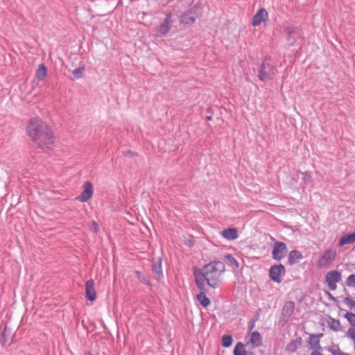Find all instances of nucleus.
I'll use <instances>...</instances> for the list:
<instances>
[{"label": "nucleus", "instance_id": "1", "mask_svg": "<svg viewBox=\"0 0 355 355\" xmlns=\"http://www.w3.org/2000/svg\"><path fill=\"white\" fill-rule=\"evenodd\" d=\"M225 270L223 261H212L202 268H194L195 283L200 291H205V286L216 288L221 283V276Z\"/></svg>", "mask_w": 355, "mask_h": 355}, {"label": "nucleus", "instance_id": "8", "mask_svg": "<svg viewBox=\"0 0 355 355\" xmlns=\"http://www.w3.org/2000/svg\"><path fill=\"white\" fill-rule=\"evenodd\" d=\"M344 318L347 320L352 327L349 328L345 334V336L354 342V349L355 352V314L352 312H347Z\"/></svg>", "mask_w": 355, "mask_h": 355}, {"label": "nucleus", "instance_id": "35", "mask_svg": "<svg viewBox=\"0 0 355 355\" xmlns=\"http://www.w3.org/2000/svg\"><path fill=\"white\" fill-rule=\"evenodd\" d=\"M211 119H212V117H211V116H207L206 117V119H207V121H210V120H211Z\"/></svg>", "mask_w": 355, "mask_h": 355}, {"label": "nucleus", "instance_id": "28", "mask_svg": "<svg viewBox=\"0 0 355 355\" xmlns=\"http://www.w3.org/2000/svg\"><path fill=\"white\" fill-rule=\"evenodd\" d=\"M343 302L349 308L355 311V300L354 299L347 297L344 299Z\"/></svg>", "mask_w": 355, "mask_h": 355}, {"label": "nucleus", "instance_id": "31", "mask_svg": "<svg viewBox=\"0 0 355 355\" xmlns=\"http://www.w3.org/2000/svg\"><path fill=\"white\" fill-rule=\"evenodd\" d=\"M136 275H137V278L140 280L141 282H142L145 284H149L148 279L144 275H143L140 272L137 271Z\"/></svg>", "mask_w": 355, "mask_h": 355}, {"label": "nucleus", "instance_id": "23", "mask_svg": "<svg viewBox=\"0 0 355 355\" xmlns=\"http://www.w3.org/2000/svg\"><path fill=\"white\" fill-rule=\"evenodd\" d=\"M250 343L256 347H259L262 345L261 336L258 331H254L250 338Z\"/></svg>", "mask_w": 355, "mask_h": 355}, {"label": "nucleus", "instance_id": "9", "mask_svg": "<svg viewBox=\"0 0 355 355\" xmlns=\"http://www.w3.org/2000/svg\"><path fill=\"white\" fill-rule=\"evenodd\" d=\"M171 17V13H167L164 21L157 27V31L160 36H164L169 32L174 22Z\"/></svg>", "mask_w": 355, "mask_h": 355}, {"label": "nucleus", "instance_id": "32", "mask_svg": "<svg viewBox=\"0 0 355 355\" xmlns=\"http://www.w3.org/2000/svg\"><path fill=\"white\" fill-rule=\"evenodd\" d=\"M89 230L94 233H97L99 231L98 223L95 221H92L89 225Z\"/></svg>", "mask_w": 355, "mask_h": 355}, {"label": "nucleus", "instance_id": "12", "mask_svg": "<svg viewBox=\"0 0 355 355\" xmlns=\"http://www.w3.org/2000/svg\"><path fill=\"white\" fill-rule=\"evenodd\" d=\"M268 17V12L266 9H259L257 12L253 16L252 24L254 26H259L261 22L265 21Z\"/></svg>", "mask_w": 355, "mask_h": 355}, {"label": "nucleus", "instance_id": "3", "mask_svg": "<svg viewBox=\"0 0 355 355\" xmlns=\"http://www.w3.org/2000/svg\"><path fill=\"white\" fill-rule=\"evenodd\" d=\"M277 70L275 67L266 62V60L261 64L259 72L258 78L261 81L266 82L272 80L276 74Z\"/></svg>", "mask_w": 355, "mask_h": 355}, {"label": "nucleus", "instance_id": "16", "mask_svg": "<svg viewBox=\"0 0 355 355\" xmlns=\"http://www.w3.org/2000/svg\"><path fill=\"white\" fill-rule=\"evenodd\" d=\"M302 259L303 256L300 252L296 250H293L288 254V263L290 265L295 264Z\"/></svg>", "mask_w": 355, "mask_h": 355}, {"label": "nucleus", "instance_id": "37", "mask_svg": "<svg viewBox=\"0 0 355 355\" xmlns=\"http://www.w3.org/2000/svg\"><path fill=\"white\" fill-rule=\"evenodd\" d=\"M3 336H4V334H1V339H3Z\"/></svg>", "mask_w": 355, "mask_h": 355}, {"label": "nucleus", "instance_id": "19", "mask_svg": "<svg viewBox=\"0 0 355 355\" xmlns=\"http://www.w3.org/2000/svg\"><path fill=\"white\" fill-rule=\"evenodd\" d=\"M327 324L329 329L334 331H340L343 329L339 320L330 317L327 320Z\"/></svg>", "mask_w": 355, "mask_h": 355}, {"label": "nucleus", "instance_id": "25", "mask_svg": "<svg viewBox=\"0 0 355 355\" xmlns=\"http://www.w3.org/2000/svg\"><path fill=\"white\" fill-rule=\"evenodd\" d=\"M234 355H245V350L242 343L239 342L234 349Z\"/></svg>", "mask_w": 355, "mask_h": 355}, {"label": "nucleus", "instance_id": "2", "mask_svg": "<svg viewBox=\"0 0 355 355\" xmlns=\"http://www.w3.org/2000/svg\"><path fill=\"white\" fill-rule=\"evenodd\" d=\"M27 134L42 149L52 148L55 143L53 132L41 119H31L26 128Z\"/></svg>", "mask_w": 355, "mask_h": 355}, {"label": "nucleus", "instance_id": "4", "mask_svg": "<svg viewBox=\"0 0 355 355\" xmlns=\"http://www.w3.org/2000/svg\"><path fill=\"white\" fill-rule=\"evenodd\" d=\"M336 257V252L335 250L331 249L326 250L317 262L318 267L323 268L327 266L335 260Z\"/></svg>", "mask_w": 355, "mask_h": 355}, {"label": "nucleus", "instance_id": "10", "mask_svg": "<svg viewBox=\"0 0 355 355\" xmlns=\"http://www.w3.org/2000/svg\"><path fill=\"white\" fill-rule=\"evenodd\" d=\"M94 193L93 185L90 182H86L83 184V191L76 198V199L82 202L88 201Z\"/></svg>", "mask_w": 355, "mask_h": 355}, {"label": "nucleus", "instance_id": "5", "mask_svg": "<svg viewBox=\"0 0 355 355\" xmlns=\"http://www.w3.org/2000/svg\"><path fill=\"white\" fill-rule=\"evenodd\" d=\"M341 273L336 270L327 273L325 280L331 291H335L337 288V283L341 280Z\"/></svg>", "mask_w": 355, "mask_h": 355}, {"label": "nucleus", "instance_id": "36", "mask_svg": "<svg viewBox=\"0 0 355 355\" xmlns=\"http://www.w3.org/2000/svg\"><path fill=\"white\" fill-rule=\"evenodd\" d=\"M329 295L330 299H331L332 300H335V298L334 297H332V295L330 293H329Z\"/></svg>", "mask_w": 355, "mask_h": 355}, {"label": "nucleus", "instance_id": "17", "mask_svg": "<svg viewBox=\"0 0 355 355\" xmlns=\"http://www.w3.org/2000/svg\"><path fill=\"white\" fill-rule=\"evenodd\" d=\"M354 243H355V232L343 235L340 238L338 245L342 247L347 244H353Z\"/></svg>", "mask_w": 355, "mask_h": 355}, {"label": "nucleus", "instance_id": "34", "mask_svg": "<svg viewBox=\"0 0 355 355\" xmlns=\"http://www.w3.org/2000/svg\"><path fill=\"white\" fill-rule=\"evenodd\" d=\"M311 355H323L322 354L320 353L319 351H313L311 353Z\"/></svg>", "mask_w": 355, "mask_h": 355}, {"label": "nucleus", "instance_id": "29", "mask_svg": "<svg viewBox=\"0 0 355 355\" xmlns=\"http://www.w3.org/2000/svg\"><path fill=\"white\" fill-rule=\"evenodd\" d=\"M345 284L348 287H355V274L350 275L347 278Z\"/></svg>", "mask_w": 355, "mask_h": 355}, {"label": "nucleus", "instance_id": "22", "mask_svg": "<svg viewBox=\"0 0 355 355\" xmlns=\"http://www.w3.org/2000/svg\"><path fill=\"white\" fill-rule=\"evenodd\" d=\"M46 74L47 71L46 67L43 64H40L36 71L37 79L39 81L43 80L46 78Z\"/></svg>", "mask_w": 355, "mask_h": 355}, {"label": "nucleus", "instance_id": "6", "mask_svg": "<svg viewBox=\"0 0 355 355\" xmlns=\"http://www.w3.org/2000/svg\"><path fill=\"white\" fill-rule=\"evenodd\" d=\"M286 244L284 242L277 241L275 243L272 251V257L277 261L282 260L287 252Z\"/></svg>", "mask_w": 355, "mask_h": 355}, {"label": "nucleus", "instance_id": "21", "mask_svg": "<svg viewBox=\"0 0 355 355\" xmlns=\"http://www.w3.org/2000/svg\"><path fill=\"white\" fill-rule=\"evenodd\" d=\"M205 291L201 292L196 295V299L203 307H207L210 304V300L206 296Z\"/></svg>", "mask_w": 355, "mask_h": 355}, {"label": "nucleus", "instance_id": "20", "mask_svg": "<svg viewBox=\"0 0 355 355\" xmlns=\"http://www.w3.org/2000/svg\"><path fill=\"white\" fill-rule=\"evenodd\" d=\"M152 270L157 275V278L159 279L163 277L162 268V259L159 258L156 262H154L152 265Z\"/></svg>", "mask_w": 355, "mask_h": 355}, {"label": "nucleus", "instance_id": "14", "mask_svg": "<svg viewBox=\"0 0 355 355\" xmlns=\"http://www.w3.org/2000/svg\"><path fill=\"white\" fill-rule=\"evenodd\" d=\"M86 297L88 300L92 302L96 298V293L94 288V282L93 279L87 281L85 284Z\"/></svg>", "mask_w": 355, "mask_h": 355}, {"label": "nucleus", "instance_id": "27", "mask_svg": "<svg viewBox=\"0 0 355 355\" xmlns=\"http://www.w3.org/2000/svg\"><path fill=\"white\" fill-rule=\"evenodd\" d=\"M84 71H85L84 67H78V68H76L75 69H73L72 71V74L74 76V79H79V78H82Z\"/></svg>", "mask_w": 355, "mask_h": 355}, {"label": "nucleus", "instance_id": "24", "mask_svg": "<svg viewBox=\"0 0 355 355\" xmlns=\"http://www.w3.org/2000/svg\"><path fill=\"white\" fill-rule=\"evenodd\" d=\"M225 260L227 261V263L232 267L233 268H236L239 267V263L235 259V258L231 254H227L225 257Z\"/></svg>", "mask_w": 355, "mask_h": 355}, {"label": "nucleus", "instance_id": "38", "mask_svg": "<svg viewBox=\"0 0 355 355\" xmlns=\"http://www.w3.org/2000/svg\"><path fill=\"white\" fill-rule=\"evenodd\" d=\"M291 33H292V31H288V33H289V34H291Z\"/></svg>", "mask_w": 355, "mask_h": 355}, {"label": "nucleus", "instance_id": "13", "mask_svg": "<svg viewBox=\"0 0 355 355\" xmlns=\"http://www.w3.org/2000/svg\"><path fill=\"white\" fill-rule=\"evenodd\" d=\"M322 336V334H310L309 338L308 340V344L309 347L313 349V351H319L321 349V346L320 344V338Z\"/></svg>", "mask_w": 355, "mask_h": 355}, {"label": "nucleus", "instance_id": "7", "mask_svg": "<svg viewBox=\"0 0 355 355\" xmlns=\"http://www.w3.org/2000/svg\"><path fill=\"white\" fill-rule=\"evenodd\" d=\"M285 272V268L281 263L271 266L269 270L270 277L273 282L277 283L282 282V276H283Z\"/></svg>", "mask_w": 355, "mask_h": 355}, {"label": "nucleus", "instance_id": "18", "mask_svg": "<svg viewBox=\"0 0 355 355\" xmlns=\"http://www.w3.org/2000/svg\"><path fill=\"white\" fill-rule=\"evenodd\" d=\"M222 236L227 240H234L237 239L238 234L235 228H227L223 230Z\"/></svg>", "mask_w": 355, "mask_h": 355}, {"label": "nucleus", "instance_id": "33", "mask_svg": "<svg viewBox=\"0 0 355 355\" xmlns=\"http://www.w3.org/2000/svg\"><path fill=\"white\" fill-rule=\"evenodd\" d=\"M304 178H305V181H311V175L309 174H308L307 173H306Z\"/></svg>", "mask_w": 355, "mask_h": 355}, {"label": "nucleus", "instance_id": "26", "mask_svg": "<svg viewBox=\"0 0 355 355\" xmlns=\"http://www.w3.org/2000/svg\"><path fill=\"white\" fill-rule=\"evenodd\" d=\"M222 345L224 347H229L232 343V338L230 335H224L222 337Z\"/></svg>", "mask_w": 355, "mask_h": 355}, {"label": "nucleus", "instance_id": "15", "mask_svg": "<svg viewBox=\"0 0 355 355\" xmlns=\"http://www.w3.org/2000/svg\"><path fill=\"white\" fill-rule=\"evenodd\" d=\"M295 309V304L292 302H287L283 306L282 311V317L288 319L293 313Z\"/></svg>", "mask_w": 355, "mask_h": 355}, {"label": "nucleus", "instance_id": "11", "mask_svg": "<svg viewBox=\"0 0 355 355\" xmlns=\"http://www.w3.org/2000/svg\"><path fill=\"white\" fill-rule=\"evenodd\" d=\"M198 16L197 8L191 9L180 17V21L185 25H190L195 22L196 17Z\"/></svg>", "mask_w": 355, "mask_h": 355}, {"label": "nucleus", "instance_id": "30", "mask_svg": "<svg viewBox=\"0 0 355 355\" xmlns=\"http://www.w3.org/2000/svg\"><path fill=\"white\" fill-rule=\"evenodd\" d=\"M300 344V341H298L297 340H293L291 343H290L288 345V349L291 351H295Z\"/></svg>", "mask_w": 355, "mask_h": 355}]
</instances>
